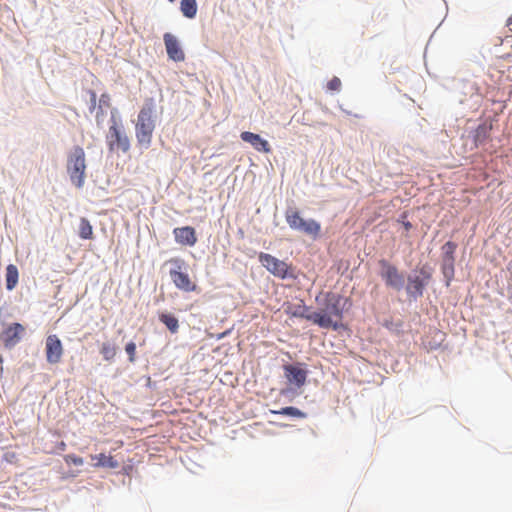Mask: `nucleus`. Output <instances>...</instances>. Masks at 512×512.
Here are the masks:
<instances>
[{
	"mask_svg": "<svg viewBox=\"0 0 512 512\" xmlns=\"http://www.w3.org/2000/svg\"><path fill=\"white\" fill-rule=\"evenodd\" d=\"M381 325L389 330L390 332L396 334V335H402L404 333L403 326L404 322L402 320L394 321L392 319H385L381 323Z\"/></svg>",
	"mask_w": 512,
	"mask_h": 512,
	"instance_id": "obj_26",
	"label": "nucleus"
},
{
	"mask_svg": "<svg viewBox=\"0 0 512 512\" xmlns=\"http://www.w3.org/2000/svg\"><path fill=\"white\" fill-rule=\"evenodd\" d=\"M2 363H3V357H2V355L0 354V365H2ZM0 369L2 370V366H0Z\"/></svg>",
	"mask_w": 512,
	"mask_h": 512,
	"instance_id": "obj_41",
	"label": "nucleus"
},
{
	"mask_svg": "<svg viewBox=\"0 0 512 512\" xmlns=\"http://www.w3.org/2000/svg\"><path fill=\"white\" fill-rule=\"evenodd\" d=\"M25 330L19 322H14L6 327L1 333V339L6 348H13L21 340V333Z\"/></svg>",
	"mask_w": 512,
	"mask_h": 512,
	"instance_id": "obj_13",
	"label": "nucleus"
},
{
	"mask_svg": "<svg viewBox=\"0 0 512 512\" xmlns=\"http://www.w3.org/2000/svg\"><path fill=\"white\" fill-rule=\"evenodd\" d=\"M292 391L291 388H285V389H282L281 390V395H284L286 396L288 393H290Z\"/></svg>",
	"mask_w": 512,
	"mask_h": 512,
	"instance_id": "obj_39",
	"label": "nucleus"
},
{
	"mask_svg": "<svg viewBox=\"0 0 512 512\" xmlns=\"http://www.w3.org/2000/svg\"><path fill=\"white\" fill-rule=\"evenodd\" d=\"M292 317L302 318L307 321H311L313 324L318 325L323 329H333L334 331H338L343 327V324L338 321H333L332 318H329L323 313H318L317 311L310 312V307L305 305L304 303L294 305L293 310L291 312Z\"/></svg>",
	"mask_w": 512,
	"mask_h": 512,
	"instance_id": "obj_6",
	"label": "nucleus"
},
{
	"mask_svg": "<svg viewBox=\"0 0 512 512\" xmlns=\"http://www.w3.org/2000/svg\"><path fill=\"white\" fill-rule=\"evenodd\" d=\"M175 242L182 245L193 247L197 243L196 230L192 226H182L173 229Z\"/></svg>",
	"mask_w": 512,
	"mask_h": 512,
	"instance_id": "obj_14",
	"label": "nucleus"
},
{
	"mask_svg": "<svg viewBox=\"0 0 512 512\" xmlns=\"http://www.w3.org/2000/svg\"><path fill=\"white\" fill-rule=\"evenodd\" d=\"M116 352L117 348L109 342H104L100 349V354L102 355L103 359L108 362L113 361Z\"/></svg>",
	"mask_w": 512,
	"mask_h": 512,
	"instance_id": "obj_27",
	"label": "nucleus"
},
{
	"mask_svg": "<svg viewBox=\"0 0 512 512\" xmlns=\"http://www.w3.org/2000/svg\"><path fill=\"white\" fill-rule=\"evenodd\" d=\"M405 219H406V214L403 213V214L400 215V217L398 219V222H400L403 225V227H404V229L406 231H410L412 229V227H413L412 223L410 221L405 220Z\"/></svg>",
	"mask_w": 512,
	"mask_h": 512,
	"instance_id": "obj_36",
	"label": "nucleus"
},
{
	"mask_svg": "<svg viewBox=\"0 0 512 512\" xmlns=\"http://www.w3.org/2000/svg\"><path fill=\"white\" fill-rule=\"evenodd\" d=\"M163 41L170 60L174 62L184 61L185 54L176 36L167 32L163 35Z\"/></svg>",
	"mask_w": 512,
	"mask_h": 512,
	"instance_id": "obj_11",
	"label": "nucleus"
},
{
	"mask_svg": "<svg viewBox=\"0 0 512 512\" xmlns=\"http://www.w3.org/2000/svg\"><path fill=\"white\" fill-rule=\"evenodd\" d=\"M492 131V124L483 122L480 123L477 128L474 130L473 140L476 147H479L486 143V141L490 138V133Z\"/></svg>",
	"mask_w": 512,
	"mask_h": 512,
	"instance_id": "obj_17",
	"label": "nucleus"
},
{
	"mask_svg": "<svg viewBox=\"0 0 512 512\" xmlns=\"http://www.w3.org/2000/svg\"><path fill=\"white\" fill-rule=\"evenodd\" d=\"M46 360L50 364H56L60 361L63 354V346L60 338L53 334L46 338Z\"/></svg>",
	"mask_w": 512,
	"mask_h": 512,
	"instance_id": "obj_12",
	"label": "nucleus"
},
{
	"mask_svg": "<svg viewBox=\"0 0 512 512\" xmlns=\"http://www.w3.org/2000/svg\"><path fill=\"white\" fill-rule=\"evenodd\" d=\"M117 114L118 109L112 108L110 117L111 126L106 136L107 144L111 152L120 150L123 153H126L130 149V141L124 131L122 123H118L116 120Z\"/></svg>",
	"mask_w": 512,
	"mask_h": 512,
	"instance_id": "obj_5",
	"label": "nucleus"
},
{
	"mask_svg": "<svg viewBox=\"0 0 512 512\" xmlns=\"http://www.w3.org/2000/svg\"><path fill=\"white\" fill-rule=\"evenodd\" d=\"M90 95V104H89V111L92 113L95 109L97 110V94L93 90H89Z\"/></svg>",
	"mask_w": 512,
	"mask_h": 512,
	"instance_id": "obj_35",
	"label": "nucleus"
},
{
	"mask_svg": "<svg viewBox=\"0 0 512 512\" xmlns=\"http://www.w3.org/2000/svg\"><path fill=\"white\" fill-rule=\"evenodd\" d=\"M173 284L181 291L193 292L196 290L197 285L193 283L189 277L188 270L176 271L170 277Z\"/></svg>",
	"mask_w": 512,
	"mask_h": 512,
	"instance_id": "obj_16",
	"label": "nucleus"
},
{
	"mask_svg": "<svg viewBox=\"0 0 512 512\" xmlns=\"http://www.w3.org/2000/svg\"><path fill=\"white\" fill-rule=\"evenodd\" d=\"M512 23V16L508 18L507 25H510Z\"/></svg>",
	"mask_w": 512,
	"mask_h": 512,
	"instance_id": "obj_40",
	"label": "nucleus"
},
{
	"mask_svg": "<svg viewBox=\"0 0 512 512\" xmlns=\"http://www.w3.org/2000/svg\"><path fill=\"white\" fill-rule=\"evenodd\" d=\"M341 87V80L334 76L332 79H330L327 83V88L330 91H339Z\"/></svg>",
	"mask_w": 512,
	"mask_h": 512,
	"instance_id": "obj_32",
	"label": "nucleus"
},
{
	"mask_svg": "<svg viewBox=\"0 0 512 512\" xmlns=\"http://www.w3.org/2000/svg\"><path fill=\"white\" fill-rule=\"evenodd\" d=\"M258 260L267 271L281 280H295L297 278L292 265L287 264L285 261L271 254L261 252L258 256Z\"/></svg>",
	"mask_w": 512,
	"mask_h": 512,
	"instance_id": "obj_7",
	"label": "nucleus"
},
{
	"mask_svg": "<svg viewBox=\"0 0 512 512\" xmlns=\"http://www.w3.org/2000/svg\"><path fill=\"white\" fill-rule=\"evenodd\" d=\"M441 344L435 340H432V341H429L428 344L426 345V349L428 351H435V350H438L440 348Z\"/></svg>",
	"mask_w": 512,
	"mask_h": 512,
	"instance_id": "obj_37",
	"label": "nucleus"
},
{
	"mask_svg": "<svg viewBox=\"0 0 512 512\" xmlns=\"http://www.w3.org/2000/svg\"><path fill=\"white\" fill-rule=\"evenodd\" d=\"M284 377L295 388L305 385L309 371L303 362H291L283 365Z\"/></svg>",
	"mask_w": 512,
	"mask_h": 512,
	"instance_id": "obj_10",
	"label": "nucleus"
},
{
	"mask_svg": "<svg viewBox=\"0 0 512 512\" xmlns=\"http://www.w3.org/2000/svg\"><path fill=\"white\" fill-rule=\"evenodd\" d=\"M78 236L83 240L93 239V227L86 217L80 218Z\"/></svg>",
	"mask_w": 512,
	"mask_h": 512,
	"instance_id": "obj_25",
	"label": "nucleus"
},
{
	"mask_svg": "<svg viewBox=\"0 0 512 512\" xmlns=\"http://www.w3.org/2000/svg\"><path fill=\"white\" fill-rule=\"evenodd\" d=\"M106 117V112L101 107H97L95 120L98 127H102Z\"/></svg>",
	"mask_w": 512,
	"mask_h": 512,
	"instance_id": "obj_33",
	"label": "nucleus"
},
{
	"mask_svg": "<svg viewBox=\"0 0 512 512\" xmlns=\"http://www.w3.org/2000/svg\"><path fill=\"white\" fill-rule=\"evenodd\" d=\"M378 265V275L385 287L395 292L403 291L405 288L406 272L400 270L395 264L384 258L378 261Z\"/></svg>",
	"mask_w": 512,
	"mask_h": 512,
	"instance_id": "obj_3",
	"label": "nucleus"
},
{
	"mask_svg": "<svg viewBox=\"0 0 512 512\" xmlns=\"http://www.w3.org/2000/svg\"><path fill=\"white\" fill-rule=\"evenodd\" d=\"M111 105V97L108 93L101 94L99 98V104L98 107H101L104 109V107H110Z\"/></svg>",
	"mask_w": 512,
	"mask_h": 512,
	"instance_id": "obj_34",
	"label": "nucleus"
},
{
	"mask_svg": "<svg viewBox=\"0 0 512 512\" xmlns=\"http://www.w3.org/2000/svg\"><path fill=\"white\" fill-rule=\"evenodd\" d=\"M270 413L273 415L290 417L293 419H305L308 416L306 412L294 406H285L278 410H270Z\"/></svg>",
	"mask_w": 512,
	"mask_h": 512,
	"instance_id": "obj_20",
	"label": "nucleus"
},
{
	"mask_svg": "<svg viewBox=\"0 0 512 512\" xmlns=\"http://www.w3.org/2000/svg\"><path fill=\"white\" fill-rule=\"evenodd\" d=\"M240 139L243 142L249 143L258 152L270 153L272 150L269 142L257 133L243 131L240 134Z\"/></svg>",
	"mask_w": 512,
	"mask_h": 512,
	"instance_id": "obj_15",
	"label": "nucleus"
},
{
	"mask_svg": "<svg viewBox=\"0 0 512 512\" xmlns=\"http://www.w3.org/2000/svg\"><path fill=\"white\" fill-rule=\"evenodd\" d=\"M286 222L292 230L303 232L314 239L319 235L321 225L314 219H304L297 209L288 208L285 213Z\"/></svg>",
	"mask_w": 512,
	"mask_h": 512,
	"instance_id": "obj_8",
	"label": "nucleus"
},
{
	"mask_svg": "<svg viewBox=\"0 0 512 512\" xmlns=\"http://www.w3.org/2000/svg\"><path fill=\"white\" fill-rule=\"evenodd\" d=\"M342 299V295L339 293H334L332 291H328L326 293L320 292L315 300L318 302L322 309L317 311L318 313H323L329 318L335 316L338 319H342L341 309H340V300Z\"/></svg>",
	"mask_w": 512,
	"mask_h": 512,
	"instance_id": "obj_9",
	"label": "nucleus"
},
{
	"mask_svg": "<svg viewBox=\"0 0 512 512\" xmlns=\"http://www.w3.org/2000/svg\"><path fill=\"white\" fill-rule=\"evenodd\" d=\"M6 289L12 291L18 284L19 272L14 264H9L6 267Z\"/></svg>",
	"mask_w": 512,
	"mask_h": 512,
	"instance_id": "obj_22",
	"label": "nucleus"
},
{
	"mask_svg": "<svg viewBox=\"0 0 512 512\" xmlns=\"http://www.w3.org/2000/svg\"><path fill=\"white\" fill-rule=\"evenodd\" d=\"M345 113H347L348 115L350 114V112H348V110H344L342 109Z\"/></svg>",
	"mask_w": 512,
	"mask_h": 512,
	"instance_id": "obj_42",
	"label": "nucleus"
},
{
	"mask_svg": "<svg viewBox=\"0 0 512 512\" xmlns=\"http://www.w3.org/2000/svg\"><path fill=\"white\" fill-rule=\"evenodd\" d=\"M230 332H231L230 330H226V331H224V332L220 333V334L217 336V339H222V338H224V337L228 336V335L230 334Z\"/></svg>",
	"mask_w": 512,
	"mask_h": 512,
	"instance_id": "obj_38",
	"label": "nucleus"
},
{
	"mask_svg": "<svg viewBox=\"0 0 512 512\" xmlns=\"http://www.w3.org/2000/svg\"><path fill=\"white\" fill-rule=\"evenodd\" d=\"M85 152L80 146H74L67 158V173L71 182L77 187L82 188L85 181Z\"/></svg>",
	"mask_w": 512,
	"mask_h": 512,
	"instance_id": "obj_4",
	"label": "nucleus"
},
{
	"mask_svg": "<svg viewBox=\"0 0 512 512\" xmlns=\"http://www.w3.org/2000/svg\"><path fill=\"white\" fill-rule=\"evenodd\" d=\"M339 304H340L341 314L343 317L344 313L348 312L352 308L353 301L350 297H345L342 295V299L340 300Z\"/></svg>",
	"mask_w": 512,
	"mask_h": 512,
	"instance_id": "obj_30",
	"label": "nucleus"
},
{
	"mask_svg": "<svg viewBox=\"0 0 512 512\" xmlns=\"http://www.w3.org/2000/svg\"><path fill=\"white\" fill-rule=\"evenodd\" d=\"M441 273L445 280V285L450 286L455 275V258L441 257Z\"/></svg>",
	"mask_w": 512,
	"mask_h": 512,
	"instance_id": "obj_19",
	"label": "nucleus"
},
{
	"mask_svg": "<svg viewBox=\"0 0 512 512\" xmlns=\"http://www.w3.org/2000/svg\"><path fill=\"white\" fill-rule=\"evenodd\" d=\"M164 265H169V276L172 277V274L176 271H184L189 270V264L185 261V259L176 256L168 259Z\"/></svg>",
	"mask_w": 512,
	"mask_h": 512,
	"instance_id": "obj_24",
	"label": "nucleus"
},
{
	"mask_svg": "<svg viewBox=\"0 0 512 512\" xmlns=\"http://www.w3.org/2000/svg\"><path fill=\"white\" fill-rule=\"evenodd\" d=\"M125 352L128 355L129 362L134 363L135 362V354H136V343L133 341H129L125 345Z\"/></svg>",
	"mask_w": 512,
	"mask_h": 512,
	"instance_id": "obj_29",
	"label": "nucleus"
},
{
	"mask_svg": "<svg viewBox=\"0 0 512 512\" xmlns=\"http://www.w3.org/2000/svg\"><path fill=\"white\" fill-rule=\"evenodd\" d=\"M159 321L166 326L170 333L175 334L179 329V320L178 318L167 311L159 312L158 314Z\"/></svg>",
	"mask_w": 512,
	"mask_h": 512,
	"instance_id": "obj_21",
	"label": "nucleus"
},
{
	"mask_svg": "<svg viewBox=\"0 0 512 512\" xmlns=\"http://www.w3.org/2000/svg\"><path fill=\"white\" fill-rule=\"evenodd\" d=\"M91 458L96 461L93 464L96 468L117 469L120 466L119 462L113 456L106 455L105 453L91 455Z\"/></svg>",
	"mask_w": 512,
	"mask_h": 512,
	"instance_id": "obj_18",
	"label": "nucleus"
},
{
	"mask_svg": "<svg viewBox=\"0 0 512 512\" xmlns=\"http://www.w3.org/2000/svg\"><path fill=\"white\" fill-rule=\"evenodd\" d=\"M434 269L429 263L418 264L406 273L405 291L410 302L422 298L426 288L433 279Z\"/></svg>",
	"mask_w": 512,
	"mask_h": 512,
	"instance_id": "obj_1",
	"label": "nucleus"
},
{
	"mask_svg": "<svg viewBox=\"0 0 512 512\" xmlns=\"http://www.w3.org/2000/svg\"><path fill=\"white\" fill-rule=\"evenodd\" d=\"M64 459L67 464H74L76 466H80L84 463L83 458L80 456H77L76 454H67L64 457Z\"/></svg>",
	"mask_w": 512,
	"mask_h": 512,
	"instance_id": "obj_31",
	"label": "nucleus"
},
{
	"mask_svg": "<svg viewBox=\"0 0 512 512\" xmlns=\"http://www.w3.org/2000/svg\"><path fill=\"white\" fill-rule=\"evenodd\" d=\"M458 245L453 241H447L441 248L442 256L441 257H449L455 258V252Z\"/></svg>",
	"mask_w": 512,
	"mask_h": 512,
	"instance_id": "obj_28",
	"label": "nucleus"
},
{
	"mask_svg": "<svg viewBox=\"0 0 512 512\" xmlns=\"http://www.w3.org/2000/svg\"><path fill=\"white\" fill-rule=\"evenodd\" d=\"M197 1L196 0H181L180 11L187 19H194L197 15Z\"/></svg>",
	"mask_w": 512,
	"mask_h": 512,
	"instance_id": "obj_23",
	"label": "nucleus"
},
{
	"mask_svg": "<svg viewBox=\"0 0 512 512\" xmlns=\"http://www.w3.org/2000/svg\"><path fill=\"white\" fill-rule=\"evenodd\" d=\"M156 109L154 98H146L144 104L138 114L136 124V138L140 145L148 148L151 144L152 133L155 129V120L153 113Z\"/></svg>",
	"mask_w": 512,
	"mask_h": 512,
	"instance_id": "obj_2",
	"label": "nucleus"
}]
</instances>
